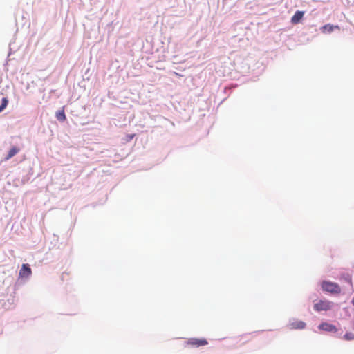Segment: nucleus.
I'll return each instance as SVG.
<instances>
[{
    "instance_id": "obj_1",
    "label": "nucleus",
    "mask_w": 354,
    "mask_h": 354,
    "mask_svg": "<svg viewBox=\"0 0 354 354\" xmlns=\"http://www.w3.org/2000/svg\"><path fill=\"white\" fill-rule=\"evenodd\" d=\"M321 287L324 291L333 295H338L342 290L340 286L337 283L328 281H322Z\"/></svg>"
},
{
    "instance_id": "obj_2",
    "label": "nucleus",
    "mask_w": 354,
    "mask_h": 354,
    "mask_svg": "<svg viewBox=\"0 0 354 354\" xmlns=\"http://www.w3.org/2000/svg\"><path fill=\"white\" fill-rule=\"evenodd\" d=\"M208 344L206 339L189 338L185 342V346L191 348H198Z\"/></svg>"
},
{
    "instance_id": "obj_3",
    "label": "nucleus",
    "mask_w": 354,
    "mask_h": 354,
    "mask_svg": "<svg viewBox=\"0 0 354 354\" xmlns=\"http://www.w3.org/2000/svg\"><path fill=\"white\" fill-rule=\"evenodd\" d=\"M332 306V302L328 300H319L314 304V310L317 312L327 311L330 310Z\"/></svg>"
},
{
    "instance_id": "obj_4",
    "label": "nucleus",
    "mask_w": 354,
    "mask_h": 354,
    "mask_svg": "<svg viewBox=\"0 0 354 354\" xmlns=\"http://www.w3.org/2000/svg\"><path fill=\"white\" fill-rule=\"evenodd\" d=\"M32 274V270L28 264H23L19 270V277L21 278H27Z\"/></svg>"
},
{
    "instance_id": "obj_5",
    "label": "nucleus",
    "mask_w": 354,
    "mask_h": 354,
    "mask_svg": "<svg viewBox=\"0 0 354 354\" xmlns=\"http://www.w3.org/2000/svg\"><path fill=\"white\" fill-rule=\"evenodd\" d=\"M319 328L328 332H336L337 330L335 326L327 322H323L319 326Z\"/></svg>"
},
{
    "instance_id": "obj_6",
    "label": "nucleus",
    "mask_w": 354,
    "mask_h": 354,
    "mask_svg": "<svg viewBox=\"0 0 354 354\" xmlns=\"http://www.w3.org/2000/svg\"><path fill=\"white\" fill-rule=\"evenodd\" d=\"M289 326L291 329H304L306 324L300 320H293L289 324Z\"/></svg>"
},
{
    "instance_id": "obj_7",
    "label": "nucleus",
    "mask_w": 354,
    "mask_h": 354,
    "mask_svg": "<svg viewBox=\"0 0 354 354\" xmlns=\"http://www.w3.org/2000/svg\"><path fill=\"white\" fill-rule=\"evenodd\" d=\"M335 29L339 30L340 28L337 25H331V24H326V25L323 26L321 28L322 32H324V33H325V32H331Z\"/></svg>"
},
{
    "instance_id": "obj_8",
    "label": "nucleus",
    "mask_w": 354,
    "mask_h": 354,
    "mask_svg": "<svg viewBox=\"0 0 354 354\" xmlns=\"http://www.w3.org/2000/svg\"><path fill=\"white\" fill-rule=\"evenodd\" d=\"M304 12L303 11H297L291 18V22L294 24H298L303 18Z\"/></svg>"
},
{
    "instance_id": "obj_9",
    "label": "nucleus",
    "mask_w": 354,
    "mask_h": 354,
    "mask_svg": "<svg viewBox=\"0 0 354 354\" xmlns=\"http://www.w3.org/2000/svg\"><path fill=\"white\" fill-rule=\"evenodd\" d=\"M55 117L57 120L60 122H64L66 120L65 115L64 107H62L61 110H59L55 113Z\"/></svg>"
},
{
    "instance_id": "obj_10",
    "label": "nucleus",
    "mask_w": 354,
    "mask_h": 354,
    "mask_svg": "<svg viewBox=\"0 0 354 354\" xmlns=\"http://www.w3.org/2000/svg\"><path fill=\"white\" fill-rule=\"evenodd\" d=\"M20 151V149L17 147H12L10 151H8V155L6 156L5 160H8L11 158H12L14 156H15L19 151Z\"/></svg>"
},
{
    "instance_id": "obj_11",
    "label": "nucleus",
    "mask_w": 354,
    "mask_h": 354,
    "mask_svg": "<svg viewBox=\"0 0 354 354\" xmlns=\"http://www.w3.org/2000/svg\"><path fill=\"white\" fill-rule=\"evenodd\" d=\"M8 100L6 97L2 98L1 104L0 106V113L1 111H3L6 108V106H8Z\"/></svg>"
},
{
    "instance_id": "obj_12",
    "label": "nucleus",
    "mask_w": 354,
    "mask_h": 354,
    "mask_svg": "<svg viewBox=\"0 0 354 354\" xmlns=\"http://www.w3.org/2000/svg\"><path fill=\"white\" fill-rule=\"evenodd\" d=\"M353 336H354V335H353L352 333H346V334L344 335V338H345L346 339L349 340V339H353Z\"/></svg>"
},
{
    "instance_id": "obj_13",
    "label": "nucleus",
    "mask_w": 354,
    "mask_h": 354,
    "mask_svg": "<svg viewBox=\"0 0 354 354\" xmlns=\"http://www.w3.org/2000/svg\"><path fill=\"white\" fill-rule=\"evenodd\" d=\"M134 136H135V134L127 135L126 140L129 141V140H132L134 138Z\"/></svg>"
},
{
    "instance_id": "obj_14",
    "label": "nucleus",
    "mask_w": 354,
    "mask_h": 354,
    "mask_svg": "<svg viewBox=\"0 0 354 354\" xmlns=\"http://www.w3.org/2000/svg\"><path fill=\"white\" fill-rule=\"evenodd\" d=\"M351 304H353V306H354V296H353V299H352V301H351Z\"/></svg>"
}]
</instances>
